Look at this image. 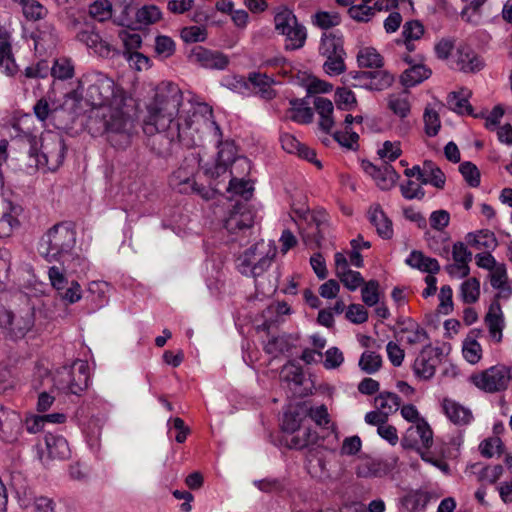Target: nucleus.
<instances>
[{
  "label": "nucleus",
  "instance_id": "f257e3e1",
  "mask_svg": "<svg viewBox=\"0 0 512 512\" xmlns=\"http://www.w3.org/2000/svg\"><path fill=\"white\" fill-rule=\"evenodd\" d=\"M183 93L172 83H161L146 105L143 131L146 135L165 133L171 140L188 144L193 120L189 112L182 110Z\"/></svg>",
  "mask_w": 512,
  "mask_h": 512
},
{
  "label": "nucleus",
  "instance_id": "f03ea898",
  "mask_svg": "<svg viewBox=\"0 0 512 512\" xmlns=\"http://www.w3.org/2000/svg\"><path fill=\"white\" fill-rule=\"evenodd\" d=\"M281 443L288 449L302 450L317 444L319 435L313 430L306 413L293 407L283 414Z\"/></svg>",
  "mask_w": 512,
  "mask_h": 512
},
{
  "label": "nucleus",
  "instance_id": "7ed1b4c3",
  "mask_svg": "<svg viewBox=\"0 0 512 512\" xmlns=\"http://www.w3.org/2000/svg\"><path fill=\"white\" fill-rule=\"evenodd\" d=\"M273 25L275 33L284 38L285 50L295 51L305 46L307 29L288 6L280 5L273 9Z\"/></svg>",
  "mask_w": 512,
  "mask_h": 512
},
{
  "label": "nucleus",
  "instance_id": "20e7f679",
  "mask_svg": "<svg viewBox=\"0 0 512 512\" xmlns=\"http://www.w3.org/2000/svg\"><path fill=\"white\" fill-rule=\"evenodd\" d=\"M468 380L485 394H505L512 389V364L498 362L484 369L475 370Z\"/></svg>",
  "mask_w": 512,
  "mask_h": 512
},
{
  "label": "nucleus",
  "instance_id": "39448f33",
  "mask_svg": "<svg viewBox=\"0 0 512 512\" xmlns=\"http://www.w3.org/2000/svg\"><path fill=\"white\" fill-rule=\"evenodd\" d=\"M66 145L63 137L56 132L43 133L38 141L33 140L30 155L35 157L37 166L48 171L57 170L64 162Z\"/></svg>",
  "mask_w": 512,
  "mask_h": 512
},
{
  "label": "nucleus",
  "instance_id": "423d86ee",
  "mask_svg": "<svg viewBox=\"0 0 512 512\" xmlns=\"http://www.w3.org/2000/svg\"><path fill=\"white\" fill-rule=\"evenodd\" d=\"M75 243V231L63 223L56 224L42 238L40 253L49 262L58 261L71 252Z\"/></svg>",
  "mask_w": 512,
  "mask_h": 512
},
{
  "label": "nucleus",
  "instance_id": "0eeeda50",
  "mask_svg": "<svg viewBox=\"0 0 512 512\" xmlns=\"http://www.w3.org/2000/svg\"><path fill=\"white\" fill-rule=\"evenodd\" d=\"M276 254L277 249L273 244L261 240L238 257V268L244 275L257 277L270 267Z\"/></svg>",
  "mask_w": 512,
  "mask_h": 512
},
{
  "label": "nucleus",
  "instance_id": "6e6552de",
  "mask_svg": "<svg viewBox=\"0 0 512 512\" xmlns=\"http://www.w3.org/2000/svg\"><path fill=\"white\" fill-rule=\"evenodd\" d=\"M90 379L89 366L83 360H76L70 367L57 371L55 386L66 394L81 395L88 387Z\"/></svg>",
  "mask_w": 512,
  "mask_h": 512
},
{
  "label": "nucleus",
  "instance_id": "1a4fd4ad",
  "mask_svg": "<svg viewBox=\"0 0 512 512\" xmlns=\"http://www.w3.org/2000/svg\"><path fill=\"white\" fill-rule=\"evenodd\" d=\"M103 119L108 139L113 145L120 146L114 139L115 135H119L124 144H129V128L132 125V120L130 115L124 111L123 105L110 106L103 114Z\"/></svg>",
  "mask_w": 512,
  "mask_h": 512
},
{
  "label": "nucleus",
  "instance_id": "9d476101",
  "mask_svg": "<svg viewBox=\"0 0 512 512\" xmlns=\"http://www.w3.org/2000/svg\"><path fill=\"white\" fill-rule=\"evenodd\" d=\"M251 163L246 157H239L231 164L228 191L249 200L253 195V185L245 177L250 174Z\"/></svg>",
  "mask_w": 512,
  "mask_h": 512
},
{
  "label": "nucleus",
  "instance_id": "9b49d317",
  "mask_svg": "<svg viewBox=\"0 0 512 512\" xmlns=\"http://www.w3.org/2000/svg\"><path fill=\"white\" fill-rule=\"evenodd\" d=\"M401 445L404 449H413L419 453L428 451L433 445V431L428 422L421 421L407 428Z\"/></svg>",
  "mask_w": 512,
  "mask_h": 512
},
{
  "label": "nucleus",
  "instance_id": "f8f14e48",
  "mask_svg": "<svg viewBox=\"0 0 512 512\" xmlns=\"http://www.w3.org/2000/svg\"><path fill=\"white\" fill-rule=\"evenodd\" d=\"M442 356L443 351L440 347L426 345L414 361V374L423 380L431 379L442 361Z\"/></svg>",
  "mask_w": 512,
  "mask_h": 512
},
{
  "label": "nucleus",
  "instance_id": "ddd939ff",
  "mask_svg": "<svg viewBox=\"0 0 512 512\" xmlns=\"http://www.w3.org/2000/svg\"><path fill=\"white\" fill-rule=\"evenodd\" d=\"M363 117L361 115L352 116L347 114L344 119L343 127L333 133V138L340 146L348 150H358L359 133L362 130Z\"/></svg>",
  "mask_w": 512,
  "mask_h": 512
},
{
  "label": "nucleus",
  "instance_id": "4468645a",
  "mask_svg": "<svg viewBox=\"0 0 512 512\" xmlns=\"http://www.w3.org/2000/svg\"><path fill=\"white\" fill-rule=\"evenodd\" d=\"M33 315L27 312L25 315H16L11 310L0 312V326L14 339L23 338L33 327Z\"/></svg>",
  "mask_w": 512,
  "mask_h": 512
},
{
  "label": "nucleus",
  "instance_id": "2eb2a0df",
  "mask_svg": "<svg viewBox=\"0 0 512 512\" xmlns=\"http://www.w3.org/2000/svg\"><path fill=\"white\" fill-rule=\"evenodd\" d=\"M454 62L459 71L467 74L478 73L485 67L483 57L467 43L459 44Z\"/></svg>",
  "mask_w": 512,
  "mask_h": 512
},
{
  "label": "nucleus",
  "instance_id": "dca6fc26",
  "mask_svg": "<svg viewBox=\"0 0 512 512\" xmlns=\"http://www.w3.org/2000/svg\"><path fill=\"white\" fill-rule=\"evenodd\" d=\"M198 170L195 159H185L170 176V185L180 192L195 190L194 176Z\"/></svg>",
  "mask_w": 512,
  "mask_h": 512
},
{
  "label": "nucleus",
  "instance_id": "f3484780",
  "mask_svg": "<svg viewBox=\"0 0 512 512\" xmlns=\"http://www.w3.org/2000/svg\"><path fill=\"white\" fill-rule=\"evenodd\" d=\"M254 214L246 205L236 204L225 220V228L230 234H238L252 228Z\"/></svg>",
  "mask_w": 512,
  "mask_h": 512
},
{
  "label": "nucleus",
  "instance_id": "a211bd4d",
  "mask_svg": "<svg viewBox=\"0 0 512 512\" xmlns=\"http://www.w3.org/2000/svg\"><path fill=\"white\" fill-rule=\"evenodd\" d=\"M334 262L336 276L349 291H355L364 284L365 280L361 273L349 268L347 257L343 252H337L334 255Z\"/></svg>",
  "mask_w": 512,
  "mask_h": 512
},
{
  "label": "nucleus",
  "instance_id": "6ab92c4d",
  "mask_svg": "<svg viewBox=\"0 0 512 512\" xmlns=\"http://www.w3.org/2000/svg\"><path fill=\"white\" fill-rule=\"evenodd\" d=\"M402 60L410 65L400 76V82L403 86L408 88L414 87L427 80L432 75L431 68L423 63H416L411 53L403 54Z\"/></svg>",
  "mask_w": 512,
  "mask_h": 512
},
{
  "label": "nucleus",
  "instance_id": "aec40b11",
  "mask_svg": "<svg viewBox=\"0 0 512 512\" xmlns=\"http://www.w3.org/2000/svg\"><path fill=\"white\" fill-rule=\"evenodd\" d=\"M274 83L275 81L271 76L257 71L248 74L244 86L253 94L265 100H271L276 96V91L273 88Z\"/></svg>",
  "mask_w": 512,
  "mask_h": 512
},
{
  "label": "nucleus",
  "instance_id": "412c9836",
  "mask_svg": "<svg viewBox=\"0 0 512 512\" xmlns=\"http://www.w3.org/2000/svg\"><path fill=\"white\" fill-rule=\"evenodd\" d=\"M189 60L208 69H224L229 63L228 58L223 53L211 51L202 46H196L191 50Z\"/></svg>",
  "mask_w": 512,
  "mask_h": 512
},
{
  "label": "nucleus",
  "instance_id": "4be33fe9",
  "mask_svg": "<svg viewBox=\"0 0 512 512\" xmlns=\"http://www.w3.org/2000/svg\"><path fill=\"white\" fill-rule=\"evenodd\" d=\"M282 148L290 153L296 154L300 158L314 164L318 170L323 168L321 161L317 159L316 151L305 144H302L293 134L285 132L280 136Z\"/></svg>",
  "mask_w": 512,
  "mask_h": 512
},
{
  "label": "nucleus",
  "instance_id": "5701e85b",
  "mask_svg": "<svg viewBox=\"0 0 512 512\" xmlns=\"http://www.w3.org/2000/svg\"><path fill=\"white\" fill-rule=\"evenodd\" d=\"M484 325L488 330L489 339L495 344L501 343L505 319L502 307L497 300L490 305L484 317Z\"/></svg>",
  "mask_w": 512,
  "mask_h": 512
},
{
  "label": "nucleus",
  "instance_id": "b1692460",
  "mask_svg": "<svg viewBox=\"0 0 512 512\" xmlns=\"http://www.w3.org/2000/svg\"><path fill=\"white\" fill-rule=\"evenodd\" d=\"M114 82L112 79L97 75L87 88V97L92 105L103 106L106 101L113 95Z\"/></svg>",
  "mask_w": 512,
  "mask_h": 512
},
{
  "label": "nucleus",
  "instance_id": "393cba45",
  "mask_svg": "<svg viewBox=\"0 0 512 512\" xmlns=\"http://www.w3.org/2000/svg\"><path fill=\"white\" fill-rule=\"evenodd\" d=\"M365 172L369 174L374 180L375 184L381 190H390L398 182L400 175L389 164L385 163L382 166H376L372 163H367L364 166Z\"/></svg>",
  "mask_w": 512,
  "mask_h": 512
},
{
  "label": "nucleus",
  "instance_id": "a878e982",
  "mask_svg": "<svg viewBox=\"0 0 512 512\" xmlns=\"http://www.w3.org/2000/svg\"><path fill=\"white\" fill-rule=\"evenodd\" d=\"M451 253L453 264L448 266V272L451 275L466 278L470 274L469 263L472 260V253L461 241L453 244Z\"/></svg>",
  "mask_w": 512,
  "mask_h": 512
},
{
  "label": "nucleus",
  "instance_id": "bb28decb",
  "mask_svg": "<svg viewBox=\"0 0 512 512\" xmlns=\"http://www.w3.org/2000/svg\"><path fill=\"white\" fill-rule=\"evenodd\" d=\"M369 222L375 227L377 234L383 239H391L394 234L391 219L379 203L370 205L367 211Z\"/></svg>",
  "mask_w": 512,
  "mask_h": 512
},
{
  "label": "nucleus",
  "instance_id": "cd10ccee",
  "mask_svg": "<svg viewBox=\"0 0 512 512\" xmlns=\"http://www.w3.org/2000/svg\"><path fill=\"white\" fill-rule=\"evenodd\" d=\"M425 34V27L419 20L412 19L403 24L401 37L395 42L397 45H404L405 54L412 53L416 50L415 42L419 41Z\"/></svg>",
  "mask_w": 512,
  "mask_h": 512
},
{
  "label": "nucleus",
  "instance_id": "c85d7f7f",
  "mask_svg": "<svg viewBox=\"0 0 512 512\" xmlns=\"http://www.w3.org/2000/svg\"><path fill=\"white\" fill-rule=\"evenodd\" d=\"M0 69L10 77L19 72L12 49L11 36L7 31L0 32Z\"/></svg>",
  "mask_w": 512,
  "mask_h": 512
},
{
  "label": "nucleus",
  "instance_id": "c756f323",
  "mask_svg": "<svg viewBox=\"0 0 512 512\" xmlns=\"http://www.w3.org/2000/svg\"><path fill=\"white\" fill-rule=\"evenodd\" d=\"M441 408L445 416L455 425L465 426L473 419L471 410L453 399L444 398Z\"/></svg>",
  "mask_w": 512,
  "mask_h": 512
},
{
  "label": "nucleus",
  "instance_id": "7c9ffc66",
  "mask_svg": "<svg viewBox=\"0 0 512 512\" xmlns=\"http://www.w3.org/2000/svg\"><path fill=\"white\" fill-rule=\"evenodd\" d=\"M405 263L425 274H438L441 271L440 263L436 258L426 255L421 250H413L405 260Z\"/></svg>",
  "mask_w": 512,
  "mask_h": 512
},
{
  "label": "nucleus",
  "instance_id": "2f4dec72",
  "mask_svg": "<svg viewBox=\"0 0 512 512\" xmlns=\"http://www.w3.org/2000/svg\"><path fill=\"white\" fill-rule=\"evenodd\" d=\"M401 340L408 345H421L429 341V335L424 327L412 319L400 324Z\"/></svg>",
  "mask_w": 512,
  "mask_h": 512
},
{
  "label": "nucleus",
  "instance_id": "473e14b6",
  "mask_svg": "<svg viewBox=\"0 0 512 512\" xmlns=\"http://www.w3.org/2000/svg\"><path fill=\"white\" fill-rule=\"evenodd\" d=\"M77 39L87 47L93 49L101 57H109L113 51L112 45L101 38L93 29H84L78 32Z\"/></svg>",
  "mask_w": 512,
  "mask_h": 512
},
{
  "label": "nucleus",
  "instance_id": "72a5a7b5",
  "mask_svg": "<svg viewBox=\"0 0 512 512\" xmlns=\"http://www.w3.org/2000/svg\"><path fill=\"white\" fill-rule=\"evenodd\" d=\"M362 77L366 80L365 87L371 91H383L390 88L394 81V75L383 68L371 71H363Z\"/></svg>",
  "mask_w": 512,
  "mask_h": 512
},
{
  "label": "nucleus",
  "instance_id": "f704fd0d",
  "mask_svg": "<svg viewBox=\"0 0 512 512\" xmlns=\"http://www.w3.org/2000/svg\"><path fill=\"white\" fill-rule=\"evenodd\" d=\"M491 286L497 291L496 298L507 300L512 296V281L507 274L506 265L499 266L488 275Z\"/></svg>",
  "mask_w": 512,
  "mask_h": 512
},
{
  "label": "nucleus",
  "instance_id": "c9c22d12",
  "mask_svg": "<svg viewBox=\"0 0 512 512\" xmlns=\"http://www.w3.org/2000/svg\"><path fill=\"white\" fill-rule=\"evenodd\" d=\"M357 65L361 69H380L385 65L384 56L372 46L360 47L356 55Z\"/></svg>",
  "mask_w": 512,
  "mask_h": 512
},
{
  "label": "nucleus",
  "instance_id": "e433bc0d",
  "mask_svg": "<svg viewBox=\"0 0 512 512\" xmlns=\"http://www.w3.org/2000/svg\"><path fill=\"white\" fill-rule=\"evenodd\" d=\"M319 52L324 55L345 54L343 35L339 32H323Z\"/></svg>",
  "mask_w": 512,
  "mask_h": 512
},
{
  "label": "nucleus",
  "instance_id": "4c0bfd02",
  "mask_svg": "<svg viewBox=\"0 0 512 512\" xmlns=\"http://www.w3.org/2000/svg\"><path fill=\"white\" fill-rule=\"evenodd\" d=\"M374 0H358L348 8V16L358 23H368L376 15Z\"/></svg>",
  "mask_w": 512,
  "mask_h": 512
},
{
  "label": "nucleus",
  "instance_id": "58836bf2",
  "mask_svg": "<svg viewBox=\"0 0 512 512\" xmlns=\"http://www.w3.org/2000/svg\"><path fill=\"white\" fill-rule=\"evenodd\" d=\"M311 23L323 32H332L333 28L342 23V16L337 11L317 10L311 15Z\"/></svg>",
  "mask_w": 512,
  "mask_h": 512
},
{
  "label": "nucleus",
  "instance_id": "ea45409f",
  "mask_svg": "<svg viewBox=\"0 0 512 512\" xmlns=\"http://www.w3.org/2000/svg\"><path fill=\"white\" fill-rule=\"evenodd\" d=\"M468 471L475 475L479 482L494 484L500 478L503 472L501 465H485L483 463H474L468 467Z\"/></svg>",
  "mask_w": 512,
  "mask_h": 512
},
{
  "label": "nucleus",
  "instance_id": "a19ab883",
  "mask_svg": "<svg viewBox=\"0 0 512 512\" xmlns=\"http://www.w3.org/2000/svg\"><path fill=\"white\" fill-rule=\"evenodd\" d=\"M314 107L320 117V128L323 131L329 133L331 129L334 127L335 123L333 118V103L327 98L316 97L314 100Z\"/></svg>",
  "mask_w": 512,
  "mask_h": 512
},
{
  "label": "nucleus",
  "instance_id": "79ce46f5",
  "mask_svg": "<svg viewBox=\"0 0 512 512\" xmlns=\"http://www.w3.org/2000/svg\"><path fill=\"white\" fill-rule=\"evenodd\" d=\"M387 106L397 117L401 119L407 117L411 111L409 92L403 90L390 94L387 98Z\"/></svg>",
  "mask_w": 512,
  "mask_h": 512
},
{
  "label": "nucleus",
  "instance_id": "37998d69",
  "mask_svg": "<svg viewBox=\"0 0 512 512\" xmlns=\"http://www.w3.org/2000/svg\"><path fill=\"white\" fill-rule=\"evenodd\" d=\"M471 94L469 89L461 87L448 95V104L459 114L471 115L473 113V107L469 103Z\"/></svg>",
  "mask_w": 512,
  "mask_h": 512
},
{
  "label": "nucleus",
  "instance_id": "c03bdc74",
  "mask_svg": "<svg viewBox=\"0 0 512 512\" xmlns=\"http://www.w3.org/2000/svg\"><path fill=\"white\" fill-rule=\"evenodd\" d=\"M425 240L431 251L441 257H448L450 253V236L448 233L427 231Z\"/></svg>",
  "mask_w": 512,
  "mask_h": 512
},
{
  "label": "nucleus",
  "instance_id": "a18cd8bd",
  "mask_svg": "<svg viewBox=\"0 0 512 512\" xmlns=\"http://www.w3.org/2000/svg\"><path fill=\"white\" fill-rule=\"evenodd\" d=\"M293 408L303 410L306 413V419L310 418L317 426L323 429H329L333 425L328 409L324 404L308 408L305 403H300Z\"/></svg>",
  "mask_w": 512,
  "mask_h": 512
},
{
  "label": "nucleus",
  "instance_id": "49530a36",
  "mask_svg": "<svg viewBox=\"0 0 512 512\" xmlns=\"http://www.w3.org/2000/svg\"><path fill=\"white\" fill-rule=\"evenodd\" d=\"M467 243L477 250L495 249L497 246V238L492 231L479 230L476 233L467 235Z\"/></svg>",
  "mask_w": 512,
  "mask_h": 512
},
{
  "label": "nucleus",
  "instance_id": "de8ad7c7",
  "mask_svg": "<svg viewBox=\"0 0 512 512\" xmlns=\"http://www.w3.org/2000/svg\"><path fill=\"white\" fill-rule=\"evenodd\" d=\"M51 76L58 80H69L75 76V64L72 58L60 56L54 59Z\"/></svg>",
  "mask_w": 512,
  "mask_h": 512
},
{
  "label": "nucleus",
  "instance_id": "09e8293b",
  "mask_svg": "<svg viewBox=\"0 0 512 512\" xmlns=\"http://www.w3.org/2000/svg\"><path fill=\"white\" fill-rule=\"evenodd\" d=\"M401 405V398L398 394L382 391L374 398V406L376 409L387 413V416L394 414Z\"/></svg>",
  "mask_w": 512,
  "mask_h": 512
},
{
  "label": "nucleus",
  "instance_id": "8fccbe9b",
  "mask_svg": "<svg viewBox=\"0 0 512 512\" xmlns=\"http://www.w3.org/2000/svg\"><path fill=\"white\" fill-rule=\"evenodd\" d=\"M473 333V331L470 332L464 339L462 344V355L468 363L475 365L481 361L483 357V349Z\"/></svg>",
  "mask_w": 512,
  "mask_h": 512
},
{
  "label": "nucleus",
  "instance_id": "3c124183",
  "mask_svg": "<svg viewBox=\"0 0 512 512\" xmlns=\"http://www.w3.org/2000/svg\"><path fill=\"white\" fill-rule=\"evenodd\" d=\"M445 183L444 172L433 161H424V178H421V184H431L437 189H443Z\"/></svg>",
  "mask_w": 512,
  "mask_h": 512
},
{
  "label": "nucleus",
  "instance_id": "603ef678",
  "mask_svg": "<svg viewBox=\"0 0 512 512\" xmlns=\"http://www.w3.org/2000/svg\"><path fill=\"white\" fill-rule=\"evenodd\" d=\"M361 288L362 302L368 307H374L384 297L378 280L365 281Z\"/></svg>",
  "mask_w": 512,
  "mask_h": 512
},
{
  "label": "nucleus",
  "instance_id": "864d4df0",
  "mask_svg": "<svg viewBox=\"0 0 512 512\" xmlns=\"http://www.w3.org/2000/svg\"><path fill=\"white\" fill-rule=\"evenodd\" d=\"M304 220L311 228L310 235L314 239H321L323 235L321 233V227L327 222L328 214L323 209L309 210L304 215Z\"/></svg>",
  "mask_w": 512,
  "mask_h": 512
},
{
  "label": "nucleus",
  "instance_id": "5fc2aeb1",
  "mask_svg": "<svg viewBox=\"0 0 512 512\" xmlns=\"http://www.w3.org/2000/svg\"><path fill=\"white\" fill-rule=\"evenodd\" d=\"M478 449L482 457L490 459L500 457L505 452V444L499 436H491L482 440Z\"/></svg>",
  "mask_w": 512,
  "mask_h": 512
},
{
  "label": "nucleus",
  "instance_id": "6e6d98bb",
  "mask_svg": "<svg viewBox=\"0 0 512 512\" xmlns=\"http://www.w3.org/2000/svg\"><path fill=\"white\" fill-rule=\"evenodd\" d=\"M163 18L161 9L155 4H147L140 7L136 12V20L142 25H153Z\"/></svg>",
  "mask_w": 512,
  "mask_h": 512
},
{
  "label": "nucleus",
  "instance_id": "4d7b16f0",
  "mask_svg": "<svg viewBox=\"0 0 512 512\" xmlns=\"http://www.w3.org/2000/svg\"><path fill=\"white\" fill-rule=\"evenodd\" d=\"M358 365L366 374H375L382 368V356L375 351H364L359 358Z\"/></svg>",
  "mask_w": 512,
  "mask_h": 512
},
{
  "label": "nucleus",
  "instance_id": "13d9d810",
  "mask_svg": "<svg viewBox=\"0 0 512 512\" xmlns=\"http://www.w3.org/2000/svg\"><path fill=\"white\" fill-rule=\"evenodd\" d=\"M461 299L466 304H473L480 297V281L476 277L467 278L460 286Z\"/></svg>",
  "mask_w": 512,
  "mask_h": 512
},
{
  "label": "nucleus",
  "instance_id": "bf43d9fd",
  "mask_svg": "<svg viewBox=\"0 0 512 512\" xmlns=\"http://www.w3.org/2000/svg\"><path fill=\"white\" fill-rule=\"evenodd\" d=\"M291 105L292 107L288 110V116L291 120L301 124H307L312 121L313 110L311 107L298 100L291 101Z\"/></svg>",
  "mask_w": 512,
  "mask_h": 512
},
{
  "label": "nucleus",
  "instance_id": "052dcab7",
  "mask_svg": "<svg viewBox=\"0 0 512 512\" xmlns=\"http://www.w3.org/2000/svg\"><path fill=\"white\" fill-rule=\"evenodd\" d=\"M334 101L341 110H352L357 106L354 92L347 87H339L335 91Z\"/></svg>",
  "mask_w": 512,
  "mask_h": 512
},
{
  "label": "nucleus",
  "instance_id": "680f3d73",
  "mask_svg": "<svg viewBox=\"0 0 512 512\" xmlns=\"http://www.w3.org/2000/svg\"><path fill=\"white\" fill-rule=\"evenodd\" d=\"M437 312L442 315H449L454 310L453 290L450 285H443L438 293Z\"/></svg>",
  "mask_w": 512,
  "mask_h": 512
},
{
  "label": "nucleus",
  "instance_id": "e2e57ef3",
  "mask_svg": "<svg viewBox=\"0 0 512 512\" xmlns=\"http://www.w3.org/2000/svg\"><path fill=\"white\" fill-rule=\"evenodd\" d=\"M89 15L99 21L104 22L112 17V4L109 0H96L89 6Z\"/></svg>",
  "mask_w": 512,
  "mask_h": 512
},
{
  "label": "nucleus",
  "instance_id": "0e129e2a",
  "mask_svg": "<svg viewBox=\"0 0 512 512\" xmlns=\"http://www.w3.org/2000/svg\"><path fill=\"white\" fill-rule=\"evenodd\" d=\"M344 56L345 54L324 55L326 58L323 64L325 73L330 76H338L344 73L346 70Z\"/></svg>",
  "mask_w": 512,
  "mask_h": 512
},
{
  "label": "nucleus",
  "instance_id": "69168bd1",
  "mask_svg": "<svg viewBox=\"0 0 512 512\" xmlns=\"http://www.w3.org/2000/svg\"><path fill=\"white\" fill-rule=\"evenodd\" d=\"M459 171L463 176L465 182L470 187L476 188L480 185L481 173L474 163L470 161L461 163L459 166Z\"/></svg>",
  "mask_w": 512,
  "mask_h": 512
},
{
  "label": "nucleus",
  "instance_id": "338daca9",
  "mask_svg": "<svg viewBox=\"0 0 512 512\" xmlns=\"http://www.w3.org/2000/svg\"><path fill=\"white\" fill-rule=\"evenodd\" d=\"M423 120L426 135L429 137L436 136L441 128L439 114L434 109L426 108Z\"/></svg>",
  "mask_w": 512,
  "mask_h": 512
},
{
  "label": "nucleus",
  "instance_id": "774afa93",
  "mask_svg": "<svg viewBox=\"0 0 512 512\" xmlns=\"http://www.w3.org/2000/svg\"><path fill=\"white\" fill-rule=\"evenodd\" d=\"M345 318L354 324H363L369 318V312L362 304H350L345 312Z\"/></svg>",
  "mask_w": 512,
  "mask_h": 512
}]
</instances>
